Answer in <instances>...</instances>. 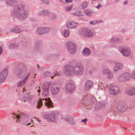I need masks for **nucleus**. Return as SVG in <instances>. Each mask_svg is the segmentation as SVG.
I'll return each instance as SVG.
<instances>
[{
  "label": "nucleus",
  "mask_w": 135,
  "mask_h": 135,
  "mask_svg": "<svg viewBox=\"0 0 135 135\" xmlns=\"http://www.w3.org/2000/svg\"><path fill=\"white\" fill-rule=\"evenodd\" d=\"M29 13L28 11L25 9L24 5L19 4L15 6L11 15L20 18L25 19L28 16Z\"/></svg>",
  "instance_id": "1"
},
{
  "label": "nucleus",
  "mask_w": 135,
  "mask_h": 135,
  "mask_svg": "<svg viewBox=\"0 0 135 135\" xmlns=\"http://www.w3.org/2000/svg\"><path fill=\"white\" fill-rule=\"evenodd\" d=\"M17 122H19L20 123L22 124L26 125H28L31 124V122H32L31 119L26 115L25 114L21 113L19 115H16L15 114Z\"/></svg>",
  "instance_id": "2"
},
{
  "label": "nucleus",
  "mask_w": 135,
  "mask_h": 135,
  "mask_svg": "<svg viewBox=\"0 0 135 135\" xmlns=\"http://www.w3.org/2000/svg\"><path fill=\"white\" fill-rule=\"evenodd\" d=\"M26 68L25 66L21 64H19L14 70V74L19 78L24 76L26 73Z\"/></svg>",
  "instance_id": "3"
},
{
  "label": "nucleus",
  "mask_w": 135,
  "mask_h": 135,
  "mask_svg": "<svg viewBox=\"0 0 135 135\" xmlns=\"http://www.w3.org/2000/svg\"><path fill=\"white\" fill-rule=\"evenodd\" d=\"M84 68L80 63H76L74 66V74L76 75H81L83 72Z\"/></svg>",
  "instance_id": "4"
},
{
  "label": "nucleus",
  "mask_w": 135,
  "mask_h": 135,
  "mask_svg": "<svg viewBox=\"0 0 135 135\" xmlns=\"http://www.w3.org/2000/svg\"><path fill=\"white\" fill-rule=\"evenodd\" d=\"M65 92L69 94H71L74 91L75 89V85L73 84L69 83L65 86Z\"/></svg>",
  "instance_id": "5"
},
{
  "label": "nucleus",
  "mask_w": 135,
  "mask_h": 135,
  "mask_svg": "<svg viewBox=\"0 0 135 135\" xmlns=\"http://www.w3.org/2000/svg\"><path fill=\"white\" fill-rule=\"evenodd\" d=\"M50 15V17L51 19H55L56 16L55 15L51 13L47 10H43L40 11L37 14V15L39 16H46Z\"/></svg>",
  "instance_id": "6"
},
{
  "label": "nucleus",
  "mask_w": 135,
  "mask_h": 135,
  "mask_svg": "<svg viewBox=\"0 0 135 135\" xmlns=\"http://www.w3.org/2000/svg\"><path fill=\"white\" fill-rule=\"evenodd\" d=\"M64 71L67 76H70L74 74V66L71 65L65 66Z\"/></svg>",
  "instance_id": "7"
},
{
  "label": "nucleus",
  "mask_w": 135,
  "mask_h": 135,
  "mask_svg": "<svg viewBox=\"0 0 135 135\" xmlns=\"http://www.w3.org/2000/svg\"><path fill=\"white\" fill-rule=\"evenodd\" d=\"M118 49L123 55L125 56H127L130 55L131 51L128 47H124L123 46H120L119 47Z\"/></svg>",
  "instance_id": "8"
},
{
  "label": "nucleus",
  "mask_w": 135,
  "mask_h": 135,
  "mask_svg": "<svg viewBox=\"0 0 135 135\" xmlns=\"http://www.w3.org/2000/svg\"><path fill=\"white\" fill-rule=\"evenodd\" d=\"M43 117L48 121L50 122H53L56 118V117L53 112L49 113L48 114L45 113L43 115Z\"/></svg>",
  "instance_id": "9"
},
{
  "label": "nucleus",
  "mask_w": 135,
  "mask_h": 135,
  "mask_svg": "<svg viewBox=\"0 0 135 135\" xmlns=\"http://www.w3.org/2000/svg\"><path fill=\"white\" fill-rule=\"evenodd\" d=\"M66 47L68 51L71 54H73L75 51V46L74 44L70 41H68Z\"/></svg>",
  "instance_id": "10"
},
{
  "label": "nucleus",
  "mask_w": 135,
  "mask_h": 135,
  "mask_svg": "<svg viewBox=\"0 0 135 135\" xmlns=\"http://www.w3.org/2000/svg\"><path fill=\"white\" fill-rule=\"evenodd\" d=\"M50 30V28L47 27H39L36 30V33L39 35H42L44 33L49 32Z\"/></svg>",
  "instance_id": "11"
},
{
  "label": "nucleus",
  "mask_w": 135,
  "mask_h": 135,
  "mask_svg": "<svg viewBox=\"0 0 135 135\" xmlns=\"http://www.w3.org/2000/svg\"><path fill=\"white\" fill-rule=\"evenodd\" d=\"M8 75L7 69H5L0 73V84L4 81Z\"/></svg>",
  "instance_id": "12"
},
{
  "label": "nucleus",
  "mask_w": 135,
  "mask_h": 135,
  "mask_svg": "<svg viewBox=\"0 0 135 135\" xmlns=\"http://www.w3.org/2000/svg\"><path fill=\"white\" fill-rule=\"evenodd\" d=\"M109 88L110 92L113 95H116L119 90L118 87L116 85H112Z\"/></svg>",
  "instance_id": "13"
},
{
  "label": "nucleus",
  "mask_w": 135,
  "mask_h": 135,
  "mask_svg": "<svg viewBox=\"0 0 135 135\" xmlns=\"http://www.w3.org/2000/svg\"><path fill=\"white\" fill-rule=\"evenodd\" d=\"M130 76V74L128 73H126L121 74L119 77L118 81L122 82L128 80Z\"/></svg>",
  "instance_id": "14"
},
{
  "label": "nucleus",
  "mask_w": 135,
  "mask_h": 135,
  "mask_svg": "<svg viewBox=\"0 0 135 135\" xmlns=\"http://www.w3.org/2000/svg\"><path fill=\"white\" fill-rule=\"evenodd\" d=\"M83 35L86 37H90L92 36L93 33L88 28H84L82 31Z\"/></svg>",
  "instance_id": "15"
},
{
  "label": "nucleus",
  "mask_w": 135,
  "mask_h": 135,
  "mask_svg": "<svg viewBox=\"0 0 135 135\" xmlns=\"http://www.w3.org/2000/svg\"><path fill=\"white\" fill-rule=\"evenodd\" d=\"M42 99L45 104L48 108L53 107V104L49 98H43Z\"/></svg>",
  "instance_id": "16"
},
{
  "label": "nucleus",
  "mask_w": 135,
  "mask_h": 135,
  "mask_svg": "<svg viewBox=\"0 0 135 135\" xmlns=\"http://www.w3.org/2000/svg\"><path fill=\"white\" fill-rule=\"evenodd\" d=\"M42 44L40 41H36L35 43V47L36 51L40 52L42 50Z\"/></svg>",
  "instance_id": "17"
},
{
  "label": "nucleus",
  "mask_w": 135,
  "mask_h": 135,
  "mask_svg": "<svg viewBox=\"0 0 135 135\" xmlns=\"http://www.w3.org/2000/svg\"><path fill=\"white\" fill-rule=\"evenodd\" d=\"M126 94L129 96H132L135 94V88L131 87L129 89H126Z\"/></svg>",
  "instance_id": "18"
},
{
  "label": "nucleus",
  "mask_w": 135,
  "mask_h": 135,
  "mask_svg": "<svg viewBox=\"0 0 135 135\" xmlns=\"http://www.w3.org/2000/svg\"><path fill=\"white\" fill-rule=\"evenodd\" d=\"M60 88L56 85H52L51 87V91L53 95H56L59 92Z\"/></svg>",
  "instance_id": "19"
},
{
  "label": "nucleus",
  "mask_w": 135,
  "mask_h": 135,
  "mask_svg": "<svg viewBox=\"0 0 135 135\" xmlns=\"http://www.w3.org/2000/svg\"><path fill=\"white\" fill-rule=\"evenodd\" d=\"M64 119L65 121L71 124H74L75 122L73 120V118L70 115H66Z\"/></svg>",
  "instance_id": "20"
},
{
  "label": "nucleus",
  "mask_w": 135,
  "mask_h": 135,
  "mask_svg": "<svg viewBox=\"0 0 135 135\" xmlns=\"http://www.w3.org/2000/svg\"><path fill=\"white\" fill-rule=\"evenodd\" d=\"M91 51L90 49L87 47L84 49L82 52V55L83 56H87L90 55Z\"/></svg>",
  "instance_id": "21"
},
{
  "label": "nucleus",
  "mask_w": 135,
  "mask_h": 135,
  "mask_svg": "<svg viewBox=\"0 0 135 135\" xmlns=\"http://www.w3.org/2000/svg\"><path fill=\"white\" fill-rule=\"evenodd\" d=\"M102 73L103 74L108 75L107 77L109 79L112 78L113 77L112 73L109 69H105L103 70L102 71Z\"/></svg>",
  "instance_id": "22"
},
{
  "label": "nucleus",
  "mask_w": 135,
  "mask_h": 135,
  "mask_svg": "<svg viewBox=\"0 0 135 135\" xmlns=\"http://www.w3.org/2000/svg\"><path fill=\"white\" fill-rule=\"evenodd\" d=\"M86 98L87 99L85 100V104L86 105H92L94 103V102L92 101V97L90 96L88 97L86 95Z\"/></svg>",
  "instance_id": "23"
},
{
  "label": "nucleus",
  "mask_w": 135,
  "mask_h": 135,
  "mask_svg": "<svg viewBox=\"0 0 135 135\" xmlns=\"http://www.w3.org/2000/svg\"><path fill=\"white\" fill-rule=\"evenodd\" d=\"M93 84V82L91 80L87 81L85 84L84 89L85 90H89Z\"/></svg>",
  "instance_id": "24"
},
{
  "label": "nucleus",
  "mask_w": 135,
  "mask_h": 135,
  "mask_svg": "<svg viewBox=\"0 0 135 135\" xmlns=\"http://www.w3.org/2000/svg\"><path fill=\"white\" fill-rule=\"evenodd\" d=\"M78 24L77 23L73 21L68 24L67 27L69 28H75L78 27Z\"/></svg>",
  "instance_id": "25"
},
{
  "label": "nucleus",
  "mask_w": 135,
  "mask_h": 135,
  "mask_svg": "<svg viewBox=\"0 0 135 135\" xmlns=\"http://www.w3.org/2000/svg\"><path fill=\"white\" fill-rule=\"evenodd\" d=\"M125 106L124 103L122 101H120L118 103L117 108L119 111L122 112L123 111L122 109L124 108Z\"/></svg>",
  "instance_id": "26"
},
{
  "label": "nucleus",
  "mask_w": 135,
  "mask_h": 135,
  "mask_svg": "<svg viewBox=\"0 0 135 135\" xmlns=\"http://www.w3.org/2000/svg\"><path fill=\"white\" fill-rule=\"evenodd\" d=\"M43 91L42 93L43 95L44 96H47L49 95V86H46L42 87Z\"/></svg>",
  "instance_id": "27"
},
{
  "label": "nucleus",
  "mask_w": 135,
  "mask_h": 135,
  "mask_svg": "<svg viewBox=\"0 0 135 135\" xmlns=\"http://www.w3.org/2000/svg\"><path fill=\"white\" fill-rule=\"evenodd\" d=\"M6 2L7 5L11 6H14L17 3L16 0H6Z\"/></svg>",
  "instance_id": "28"
},
{
  "label": "nucleus",
  "mask_w": 135,
  "mask_h": 135,
  "mask_svg": "<svg viewBox=\"0 0 135 135\" xmlns=\"http://www.w3.org/2000/svg\"><path fill=\"white\" fill-rule=\"evenodd\" d=\"M11 30L12 32L16 33H18L22 31L18 26L11 28Z\"/></svg>",
  "instance_id": "29"
},
{
  "label": "nucleus",
  "mask_w": 135,
  "mask_h": 135,
  "mask_svg": "<svg viewBox=\"0 0 135 135\" xmlns=\"http://www.w3.org/2000/svg\"><path fill=\"white\" fill-rule=\"evenodd\" d=\"M123 68V66L122 64L120 63L117 64L114 67V70L115 72L122 69Z\"/></svg>",
  "instance_id": "30"
},
{
  "label": "nucleus",
  "mask_w": 135,
  "mask_h": 135,
  "mask_svg": "<svg viewBox=\"0 0 135 135\" xmlns=\"http://www.w3.org/2000/svg\"><path fill=\"white\" fill-rule=\"evenodd\" d=\"M19 46V45L17 43H12L9 45V48L12 49H17Z\"/></svg>",
  "instance_id": "31"
},
{
  "label": "nucleus",
  "mask_w": 135,
  "mask_h": 135,
  "mask_svg": "<svg viewBox=\"0 0 135 135\" xmlns=\"http://www.w3.org/2000/svg\"><path fill=\"white\" fill-rule=\"evenodd\" d=\"M69 31L68 29H65L64 30V36L65 37H67L69 35Z\"/></svg>",
  "instance_id": "32"
},
{
  "label": "nucleus",
  "mask_w": 135,
  "mask_h": 135,
  "mask_svg": "<svg viewBox=\"0 0 135 135\" xmlns=\"http://www.w3.org/2000/svg\"><path fill=\"white\" fill-rule=\"evenodd\" d=\"M112 39L114 42H119L122 41L123 38H112Z\"/></svg>",
  "instance_id": "33"
},
{
  "label": "nucleus",
  "mask_w": 135,
  "mask_h": 135,
  "mask_svg": "<svg viewBox=\"0 0 135 135\" xmlns=\"http://www.w3.org/2000/svg\"><path fill=\"white\" fill-rule=\"evenodd\" d=\"M51 75V73L49 71H45L43 73V76L44 78L47 76H50Z\"/></svg>",
  "instance_id": "34"
},
{
  "label": "nucleus",
  "mask_w": 135,
  "mask_h": 135,
  "mask_svg": "<svg viewBox=\"0 0 135 135\" xmlns=\"http://www.w3.org/2000/svg\"><path fill=\"white\" fill-rule=\"evenodd\" d=\"M92 13V11L90 9H88L85 11V14L87 16H90Z\"/></svg>",
  "instance_id": "35"
},
{
  "label": "nucleus",
  "mask_w": 135,
  "mask_h": 135,
  "mask_svg": "<svg viewBox=\"0 0 135 135\" xmlns=\"http://www.w3.org/2000/svg\"><path fill=\"white\" fill-rule=\"evenodd\" d=\"M43 102L41 101H37V105L36 106V108L37 109H40L42 106L43 104Z\"/></svg>",
  "instance_id": "36"
},
{
  "label": "nucleus",
  "mask_w": 135,
  "mask_h": 135,
  "mask_svg": "<svg viewBox=\"0 0 135 135\" xmlns=\"http://www.w3.org/2000/svg\"><path fill=\"white\" fill-rule=\"evenodd\" d=\"M73 14L77 16H82L81 12L80 11H76Z\"/></svg>",
  "instance_id": "37"
},
{
  "label": "nucleus",
  "mask_w": 135,
  "mask_h": 135,
  "mask_svg": "<svg viewBox=\"0 0 135 135\" xmlns=\"http://www.w3.org/2000/svg\"><path fill=\"white\" fill-rule=\"evenodd\" d=\"M29 94L28 93L25 94L23 97V101L25 102L28 98L29 96Z\"/></svg>",
  "instance_id": "38"
},
{
  "label": "nucleus",
  "mask_w": 135,
  "mask_h": 135,
  "mask_svg": "<svg viewBox=\"0 0 135 135\" xmlns=\"http://www.w3.org/2000/svg\"><path fill=\"white\" fill-rule=\"evenodd\" d=\"M25 84V83L24 82H23L22 80H21L18 83L17 86L18 87H20L24 85Z\"/></svg>",
  "instance_id": "39"
},
{
  "label": "nucleus",
  "mask_w": 135,
  "mask_h": 135,
  "mask_svg": "<svg viewBox=\"0 0 135 135\" xmlns=\"http://www.w3.org/2000/svg\"><path fill=\"white\" fill-rule=\"evenodd\" d=\"M88 5V3L86 2H84L81 4V6L83 9L85 8Z\"/></svg>",
  "instance_id": "40"
},
{
  "label": "nucleus",
  "mask_w": 135,
  "mask_h": 135,
  "mask_svg": "<svg viewBox=\"0 0 135 135\" xmlns=\"http://www.w3.org/2000/svg\"><path fill=\"white\" fill-rule=\"evenodd\" d=\"M73 5H71L69 6L66 7L65 9V10L66 11H68L71 10L72 8Z\"/></svg>",
  "instance_id": "41"
},
{
  "label": "nucleus",
  "mask_w": 135,
  "mask_h": 135,
  "mask_svg": "<svg viewBox=\"0 0 135 135\" xmlns=\"http://www.w3.org/2000/svg\"><path fill=\"white\" fill-rule=\"evenodd\" d=\"M131 77L133 79H135V71H133L131 73Z\"/></svg>",
  "instance_id": "42"
},
{
  "label": "nucleus",
  "mask_w": 135,
  "mask_h": 135,
  "mask_svg": "<svg viewBox=\"0 0 135 135\" xmlns=\"http://www.w3.org/2000/svg\"><path fill=\"white\" fill-rule=\"evenodd\" d=\"M100 22H98L97 21H91L90 22V23L91 25H95L97 23H99Z\"/></svg>",
  "instance_id": "43"
},
{
  "label": "nucleus",
  "mask_w": 135,
  "mask_h": 135,
  "mask_svg": "<svg viewBox=\"0 0 135 135\" xmlns=\"http://www.w3.org/2000/svg\"><path fill=\"white\" fill-rule=\"evenodd\" d=\"M29 74H30V73H28V75L27 76H26L25 78L22 81H23V82H24L25 83L26 82V80L27 79V78H28V76H29Z\"/></svg>",
  "instance_id": "44"
},
{
  "label": "nucleus",
  "mask_w": 135,
  "mask_h": 135,
  "mask_svg": "<svg viewBox=\"0 0 135 135\" xmlns=\"http://www.w3.org/2000/svg\"><path fill=\"white\" fill-rule=\"evenodd\" d=\"M99 104L101 107H103L105 106V104L103 102H101L99 103Z\"/></svg>",
  "instance_id": "45"
},
{
  "label": "nucleus",
  "mask_w": 135,
  "mask_h": 135,
  "mask_svg": "<svg viewBox=\"0 0 135 135\" xmlns=\"http://www.w3.org/2000/svg\"><path fill=\"white\" fill-rule=\"evenodd\" d=\"M42 1L46 4H48L49 3V1L48 0H44Z\"/></svg>",
  "instance_id": "46"
},
{
  "label": "nucleus",
  "mask_w": 135,
  "mask_h": 135,
  "mask_svg": "<svg viewBox=\"0 0 135 135\" xmlns=\"http://www.w3.org/2000/svg\"><path fill=\"white\" fill-rule=\"evenodd\" d=\"M87 120V118H85L84 119L82 120H81V122H84L85 124L86 123V122Z\"/></svg>",
  "instance_id": "47"
},
{
  "label": "nucleus",
  "mask_w": 135,
  "mask_h": 135,
  "mask_svg": "<svg viewBox=\"0 0 135 135\" xmlns=\"http://www.w3.org/2000/svg\"><path fill=\"white\" fill-rule=\"evenodd\" d=\"M93 69H92L89 70V73L90 74H91L93 73Z\"/></svg>",
  "instance_id": "48"
},
{
  "label": "nucleus",
  "mask_w": 135,
  "mask_h": 135,
  "mask_svg": "<svg viewBox=\"0 0 135 135\" xmlns=\"http://www.w3.org/2000/svg\"><path fill=\"white\" fill-rule=\"evenodd\" d=\"M73 1V0H65V2L67 3H71Z\"/></svg>",
  "instance_id": "49"
},
{
  "label": "nucleus",
  "mask_w": 135,
  "mask_h": 135,
  "mask_svg": "<svg viewBox=\"0 0 135 135\" xmlns=\"http://www.w3.org/2000/svg\"><path fill=\"white\" fill-rule=\"evenodd\" d=\"M102 7L101 5L100 4H99L97 6H96L95 7L97 8L98 9H99L100 7Z\"/></svg>",
  "instance_id": "50"
},
{
  "label": "nucleus",
  "mask_w": 135,
  "mask_h": 135,
  "mask_svg": "<svg viewBox=\"0 0 135 135\" xmlns=\"http://www.w3.org/2000/svg\"><path fill=\"white\" fill-rule=\"evenodd\" d=\"M32 97L31 96H29V97L28 98V100L29 102H30L31 100V99H32Z\"/></svg>",
  "instance_id": "51"
},
{
  "label": "nucleus",
  "mask_w": 135,
  "mask_h": 135,
  "mask_svg": "<svg viewBox=\"0 0 135 135\" xmlns=\"http://www.w3.org/2000/svg\"><path fill=\"white\" fill-rule=\"evenodd\" d=\"M3 51V49L2 47L1 46H0V55L1 54Z\"/></svg>",
  "instance_id": "52"
},
{
  "label": "nucleus",
  "mask_w": 135,
  "mask_h": 135,
  "mask_svg": "<svg viewBox=\"0 0 135 135\" xmlns=\"http://www.w3.org/2000/svg\"><path fill=\"white\" fill-rule=\"evenodd\" d=\"M54 76H56V75H57L59 76V75H57V72L56 71H55L54 72Z\"/></svg>",
  "instance_id": "53"
},
{
  "label": "nucleus",
  "mask_w": 135,
  "mask_h": 135,
  "mask_svg": "<svg viewBox=\"0 0 135 135\" xmlns=\"http://www.w3.org/2000/svg\"><path fill=\"white\" fill-rule=\"evenodd\" d=\"M128 3V1H125L123 2V4L124 5H127Z\"/></svg>",
  "instance_id": "54"
},
{
  "label": "nucleus",
  "mask_w": 135,
  "mask_h": 135,
  "mask_svg": "<svg viewBox=\"0 0 135 135\" xmlns=\"http://www.w3.org/2000/svg\"><path fill=\"white\" fill-rule=\"evenodd\" d=\"M121 31L122 32L124 33L125 31H126L124 29H122L121 30Z\"/></svg>",
  "instance_id": "55"
},
{
  "label": "nucleus",
  "mask_w": 135,
  "mask_h": 135,
  "mask_svg": "<svg viewBox=\"0 0 135 135\" xmlns=\"http://www.w3.org/2000/svg\"><path fill=\"white\" fill-rule=\"evenodd\" d=\"M37 119V121L39 122V123H40L41 120H40L38 119V118Z\"/></svg>",
  "instance_id": "56"
},
{
  "label": "nucleus",
  "mask_w": 135,
  "mask_h": 135,
  "mask_svg": "<svg viewBox=\"0 0 135 135\" xmlns=\"http://www.w3.org/2000/svg\"><path fill=\"white\" fill-rule=\"evenodd\" d=\"M37 68H38V70H39V65H37Z\"/></svg>",
  "instance_id": "57"
},
{
  "label": "nucleus",
  "mask_w": 135,
  "mask_h": 135,
  "mask_svg": "<svg viewBox=\"0 0 135 135\" xmlns=\"http://www.w3.org/2000/svg\"><path fill=\"white\" fill-rule=\"evenodd\" d=\"M3 129H1L0 131V134L2 132H3Z\"/></svg>",
  "instance_id": "58"
},
{
  "label": "nucleus",
  "mask_w": 135,
  "mask_h": 135,
  "mask_svg": "<svg viewBox=\"0 0 135 135\" xmlns=\"http://www.w3.org/2000/svg\"><path fill=\"white\" fill-rule=\"evenodd\" d=\"M65 59H64V58H63V59H62V60L64 61V60H65Z\"/></svg>",
  "instance_id": "59"
},
{
  "label": "nucleus",
  "mask_w": 135,
  "mask_h": 135,
  "mask_svg": "<svg viewBox=\"0 0 135 135\" xmlns=\"http://www.w3.org/2000/svg\"><path fill=\"white\" fill-rule=\"evenodd\" d=\"M100 22H103L102 21V20H100Z\"/></svg>",
  "instance_id": "60"
},
{
  "label": "nucleus",
  "mask_w": 135,
  "mask_h": 135,
  "mask_svg": "<svg viewBox=\"0 0 135 135\" xmlns=\"http://www.w3.org/2000/svg\"><path fill=\"white\" fill-rule=\"evenodd\" d=\"M51 77L52 79H53V78H54V77L52 76V77Z\"/></svg>",
  "instance_id": "61"
},
{
  "label": "nucleus",
  "mask_w": 135,
  "mask_h": 135,
  "mask_svg": "<svg viewBox=\"0 0 135 135\" xmlns=\"http://www.w3.org/2000/svg\"><path fill=\"white\" fill-rule=\"evenodd\" d=\"M60 0L61 1V2H62V0Z\"/></svg>",
  "instance_id": "62"
},
{
  "label": "nucleus",
  "mask_w": 135,
  "mask_h": 135,
  "mask_svg": "<svg viewBox=\"0 0 135 135\" xmlns=\"http://www.w3.org/2000/svg\"><path fill=\"white\" fill-rule=\"evenodd\" d=\"M13 115L14 116H15V115H14V114H13Z\"/></svg>",
  "instance_id": "63"
},
{
  "label": "nucleus",
  "mask_w": 135,
  "mask_h": 135,
  "mask_svg": "<svg viewBox=\"0 0 135 135\" xmlns=\"http://www.w3.org/2000/svg\"><path fill=\"white\" fill-rule=\"evenodd\" d=\"M40 91V90H39V92Z\"/></svg>",
  "instance_id": "64"
}]
</instances>
